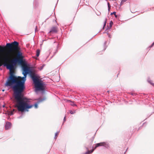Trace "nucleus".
Returning <instances> with one entry per match:
<instances>
[{
  "label": "nucleus",
  "mask_w": 154,
  "mask_h": 154,
  "mask_svg": "<svg viewBox=\"0 0 154 154\" xmlns=\"http://www.w3.org/2000/svg\"><path fill=\"white\" fill-rule=\"evenodd\" d=\"M5 48L9 50L8 54L10 58H4L3 61L0 60V67L4 64L10 70V75L5 85L12 88L16 93L15 98L18 101L19 108L31 107L21 97V93L25 88V83L29 69L24 64L23 57L19 43L14 41L11 43H7Z\"/></svg>",
  "instance_id": "1"
},
{
  "label": "nucleus",
  "mask_w": 154,
  "mask_h": 154,
  "mask_svg": "<svg viewBox=\"0 0 154 154\" xmlns=\"http://www.w3.org/2000/svg\"><path fill=\"white\" fill-rule=\"evenodd\" d=\"M31 76L33 80L36 89L39 91L43 90V83L42 81L39 80L38 77L36 76L35 74L32 72L31 73Z\"/></svg>",
  "instance_id": "2"
},
{
  "label": "nucleus",
  "mask_w": 154,
  "mask_h": 154,
  "mask_svg": "<svg viewBox=\"0 0 154 154\" xmlns=\"http://www.w3.org/2000/svg\"><path fill=\"white\" fill-rule=\"evenodd\" d=\"M21 97L22 98H23V99L24 100H23L24 101H26V104H28L27 105L28 106H31V107L28 108H27V107H24L23 109L22 108H19V106H18V101L17 100L16 98H15V100H16V102H17V103H16V105L15 107H16L17 108V110L21 112H24L25 111H28V109H29L31 108L34 106L36 108H37L38 104L37 103H35L34 105L30 104L29 103V100L28 99H27L26 98V97H24L23 96V94L22 93H21Z\"/></svg>",
  "instance_id": "3"
},
{
  "label": "nucleus",
  "mask_w": 154,
  "mask_h": 154,
  "mask_svg": "<svg viewBox=\"0 0 154 154\" xmlns=\"http://www.w3.org/2000/svg\"><path fill=\"white\" fill-rule=\"evenodd\" d=\"M95 145L96 146L94 147V149H95L96 148L99 146H103L106 147L107 146H108L107 144L105 142H102L99 143H96V144Z\"/></svg>",
  "instance_id": "4"
},
{
  "label": "nucleus",
  "mask_w": 154,
  "mask_h": 154,
  "mask_svg": "<svg viewBox=\"0 0 154 154\" xmlns=\"http://www.w3.org/2000/svg\"><path fill=\"white\" fill-rule=\"evenodd\" d=\"M57 32V28L56 27L53 26L51 28V30L49 32V33H56Z\"/></svg>",
  "instance_id": "5"
},
{
  "label": "nucleus",
  "mask_w": 154,
  "mask_h": 154,
  "mask_svg": "<svg viewBox=\"0 0 154 154\" xmlns=\"http://www.w3.org/2000/svg\"><path fill=\"white\" fill-rule=\"evenodd\" d=\"M11 127V123L9 122H6L5 126V129L8 130Z\"/></svg>",
  "instance_id": "6"
},
{
  "label": "nucleus",
  "mask_w": 154,
  "mask_h": 154,
  "mask_svg": "<svg viewBox=\"0 0 154 154\" xmlns=\"http://www.w3.org/2000/svg\"><path fill=\"white\" fill-rule=\"evenodd\" d=\"M5 47H2L0 46V52H2L5 50Z\"/></svg>",
  "instance_id": "7"
},
{
  "label": "nucleus",
  "mask_w": 154,
  "mask_h": 154,
  "mask_svg": "<svg viewBox=\"0 0 154 154\" xmlns=\"http://www.w3.org/2000/svg\"><path fill=\"white\" fill-rule=\"evenodd\" d=\"M36 56L37 57H38V56L39 55L40 53V50L39 49H38L36 51Z\"/></svg>",
  "instance_id": "8"
},
{
  "label": "nucleus",
  "mask_w": 154,
  "mask_h": 154,
  "mask_svg": "<svg viewBox=\"0 0 154 154\" xmlns=\"http://www.w3.org/2000/svg\"><path fill=\"white\" fill-rule=\"evenodd\" d=\"M59 134V132H57L55 134V139H56L57 138V137L58 134Z\"/></svg>",
  "instance_id": "9"
},
{
  "label": "nucleus",
  "mask_w": 154,
  "mask_h": 154,
  "mask_svg": "<svg viewBox=\"0 0 154 154\" xmlns=\"http://www.w3.org/2000/svg\"><path fill=\"white\" fill-rule=\"evenodd\" d=\"M127 0H122L120 3V5H122L123 3L126 2Z\"/></svg>",
  "instance_id": "10"
},
{
  "label": "nucleus",
  "mask_w": 154,
  "mask_h": 154,
  "mask_svg": "<svg viewBox=\"0 0 154 154\" xmlns=\"http://www.w3.org/2000/svg\"><path fill=\"white\" fill-rule=\"evenodd\" d=\"M86 149H87V150H88V151H90V153H92L94 151V149H95L94 148V149H92L91 150H89V149H88V148H86Z\"/></svg>",
  "instance_id": "11"
},
{
  "label": "nucleus",
  "mask_w": 154,
  "mask_h": 154,
  "mask_svg": "<svg viewBox=\"0 0 154 154\" xmlns=\"http://www.w3.org/2000/svg\"><path fill=\"white\" fill-rule=\"evenodd\" d=\"M69 101L71 103L70 104L72 106H75V104L74 103V102H72L70 100H69Z\"/></svg>",
  "instance_id": "12"
},
{
  "label": "nucleus",
  "mask_w": 154,
  "mask_h": 154,
  "mask_svg": "<svg viewBox=\"0 0 154 154\" xmlns=\"http://www.w3.org/2000/svg\"><path fill=\"white\" fill-rule=\"evenodd\" d=\"M106 21H107V20H106V19H105V21H104V26H103V29L104 28V27L106 25Z\"/></svg>",
  "instance_id": "13"
},
{
  "label": "nucleus",
  "mask_w": 154,
  "mask_h": 154,
  "mask_svg": "<svg viewBox=\"0 0 154 154\" xmlns=\"http://www.w3.org/2000/svg\"><path fill=\"white\" fill-rule=\"evenodd\" d=\"M108 7V10L109 11L110 9L111 6L110 5L109 3L108 2L107 3Z\"/></svg>",
  "instance_id": "14"
},
{
  "label": "nucleus",
  "mask_w": 154,
  "mask_h": 154,
  "mask_svg": "<svg viewBox=\"0 0 154 154\" xmlns=\"http://www.w3.org/2000/svg\"><path fill=\"white\" fill-rule=\"evenodd\" d=\"M114 14L116 17H117V16L116 15V12H114L112 13H111V14Z\"/></svg>",
  "instance_id": "15"
},
{
  "label": "nucleus",
  "mask_w": 154,
  "mask_h": 154,
  "mask_svg": "<svg viewBox=\"0 0 154 154\" xmlns=\"http://www.w3.org/2000/svg\"><path fill=\"white\" fill-rule=\"evenodd\" d=\"M148 82L152 86H154V84L151 82L150 81H149Z\"/></svg>",
  "instance_id": "16"
},
{
  "label": "nucleus",
  "mask_w": 154,
  "mask_h": 154,
  "mask_svg": "<svg viewBox=\"0 0 154 154\" xmlns=\"http://www.w3.org/2000/svg\"><path fill=\"white\" fill-rule=\"evenodd\" d=\"M112 24H113V22H112L111 21L110 23V27H111L112 25Z\"/></svg>",
  "instance_id": "17"
},
{
  "label": "nucleus",
  "mask_w": 154,
  "mask_h": 154,
  "mask_svg": "<svg viewBox=\"0 0 154 154\" xmlns=\"http://www.w3.org/2000/svg\"><path fill=\"white\" fill-rule=\"evenodd\" d=\"M75 111H71L70 112V113L71 114H73L74 113H75Z\"/></svg>",
  "instance_id": "18"
},
{
  "label": "nucleus",
  "mask_w": 154,
  "mask_h": 154,
  "mask_svg": "<svg viewBox=\"0 0 154 154\" xmlns=\"http://www.w3.org/2000/svg\"><path fill=\"white\" fill-rule=\"evenodd\" d=\"M154 45V42H153V43L152 44V45L150 47H151L153 46V45Z\"/></svg>",
  "instance_id": "19"
},
{
  "label": "nucleus",
  "mask_w": 154,
  "mask_h": 154,
  "mask_svg": "<svg viewBox=\"0 0 154 154\" xmlns=\"http://www.w3.org/2000/svg\"><path fill=\"white\" fill-rule=\"evenodd\" d=\"M13 112H11V115H13Z\"/></svg>",
  "instance_id": "20"
},
{
  "label": "nucleus",
  "mask_w": 154,
  "mask_h": 154,
  "mask_svg": "<svg viewBox=\"0 0 154 154\" xmlns=\"http://www.w3.org/2000/svg\"><path fill=\"white\" fill-rule=\"evenodd\" d=\"M15 109H13V111H15Z\"/></svg>",
  "instance_id": "21"
},
{
  "label": "nucleus",
  "mask_w": 154,
  "mask_h": 154,
  "mask_svg": "<svg viewBox=\"0 0 154 154\" xmlns=\"http://www.w3.org/2000/svg\"><path fill=\"white\" fill-rule=\"evenodd\" d=\"M2 91H4V90H2Z\"/></svg>",
  "instance_id": "22"
}]
</instances>
